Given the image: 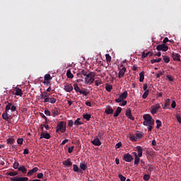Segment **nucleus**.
<instances>
[{
    "instance_id": "obj_1",
    "label": "nucleus",
    "mask_w": 181,
    "mask_h": 181,
    "mask_svg": "<svg viewBox=\"0 0 181 181\" xmlns=\"http://www.w3.org/2000/svg\"><path fill=\"white\" fill-rule=\"evenodd\" d=\"M143 119H144L143 122V125L148 127V131L151 132L153 128V126L155 125V119H153L152 116H151L149 114L144 115Z\"/></svg>"
},
{
    "instance_id": "obj_2",
    "label": "nucleus",
    "mask_w": 181,
    "mask_h": 181,
    "mask_svg": "<svg viewBox=\"0 0 181 181\" xmlns=\"http://www.w3.org/2000/svg\"><path fill=\"white\" fill-rule=\"evenodd\" d=\"M95 81V74L93 72H89L85 77V84H93Z\"/></svg>"
},
{
    "instance_id": "obj_3",
    "label": "nucleus",
    "mask_w": 181,
    "mask_h": 181,
    "mask_svg": "<svg viewBox=\"0 0 181 181\" xmlns=\"http://www.w3.org/2000/svg\"><path fill=\"white\" fill-rule=\"evenodd\" d=\"M56 131L57 132H59V131H60V132H62V134L64 132H66V122L61 121L59 123H58Z\"/></svg>"
},
{
    "instance_id": "obj_4",
    "label": "nucleus",
    "mask_w": 181,
    "mask_h": 181,
    "mask_svg": "<svg viewBox=\"0 0 181 181\" xmlns=\"http://www.w3.org/2000/svg\"><path fill=\"white\" fill-rule=\"evenodd\" d=\"M127 97L128 92L125 90L119 96V98L115 99V103H122L123 100H127Z\"/></svg>"
},
{
    "instance_id": "obj_5",
    "label": "nucleus",
    "mask_w": 181,
    "mask_h": 181,
    "mask_svg": "<svg viewBox=\"0 0 181 181\" xmlns=\"http://www.w3.org/2000/svg\"><path fill=\"white\" fill-rule=\"evenodd\" d=\"M49 96L50 93H48L47 92H41L40 99L44 100L43 103H47Z\"/></svg>"
},
{
    "instance_id": "obj_6",
    "label": "nucleus",
    "mask_w": 181,
    "mask_h": 181,
    "mask_svg": "<svg viewBox=\"0 0 181 181\" xmlns=\"http://www.w3.org/2000/svg\"><path fill=\"white\" fill-rule=\"evenodd\" d=\"M168 49L169 47L168 45L165 44L158 45L156 47V49L158 50V52H160V50H162V52H168Z\"/></svg>"
},
{
    "instance_id": "obj_7",
    "label": "nucleus",
    "mask_w": 181,
    "mask_h": 181,
    "mask_svg": "<svg viewBox=\"0 0 181 181\" xmlns=\"http://www.w3.org/2000/svg\"><path fill=\"white\" fill-rule=\"evenodd\" d=\"M160 110V105H159V103H157L156 105L151 107V114H153V115H155V114H156V112H158V110Z\"/></svg>"
},
{
    "instance_id": "obj_8",
    "label": "nucleus",
    "mask_w": 181,
    "mask_h": 181,
    "mask_svg": "<svg viewBox=\"0 0 181 181\" xmlns=\"http://www.w3.org/2000/svg\"><path fill=\"white\" fill-rule=\"evenodd\" d=\"M123 160H124V162H132L134 157L129 153H126L123 156Z\"/></svg>"
},
{
    "instance_id": "obj_9",
    "label": "nucleus",
    "mask_w": 181,
    "mask_h": 181,
    "mask_svg": "<svg viewBox=\"0 0 181 181\" xmlns=\"http://www.w3.org/2000/svg\"><path fill=\"white\" fill-rule=\"evenodd\" d=\"M64 90L66 93H71V90H73V86L70 83H65L64 86Z\"/></svg>"
},
{
    "instance_id": "obj_10",
    "label": "nucleus",
    "mask_w": 181,
    "mask_h": 181,
    "mask_svg": "<svg viewBox=\"0 0 181 181\" xmlns=\"http://www.w3.org/2000/svg\"><path fill=\"white\" fill-rule=\"evenodd\" d=\"M125 115L126 117H127V118L132 119V121H134V119H135V117L132 116L131 108H127L126 110Z\"/></svg>"
},
{
    "instance_id": "obj_11",
    "label": "nucleus",
    "mask_w": 181,
    "mask_h": 181,
    "mask_svg": "<svg viewBox=\"0 0 181 181\" xmlns=\"http://www.w3.org/2000/svg\"><path fill=\"white\" fill-rule=\"evenodd\" d=\"M77 76L78 77L83 78V76H84V77H86L87 76H88V73L86 70L83 69L77 74Z\"/></svg>"
},
{
    "instance_id": "obj_12",
    "label": "nucleus",
    "mask_w": 181,
    "mask_h": 181,
    "mask_svg": "<svg viewBox=\"0 0 181 181\" xmlns=\"http://www.w3.org/2000/svg\"><path fill=\"white\" fill-rule=\"evenodd\" d=\"M125 71H127V68L123 67L121 69L118 74V78H122V77H124V76H125Z\"/></svg>"
},
{
    "instance_id": "obj_13",
    "label": "nucleus",
    "mask_w": 181,
    "mask_h": 181,
    "mask_svg": "<svg viewBox=\"0 0 181 181\" xmlns=\"http://www.w3.org/2000/svg\"><path fill=\"white\" fill-rule=\"evenodd\" d=\"M51 137L52 136L49 133H45V132H42L40 134V139H42V138H45V139H50Z\"/></svg>"
},
{
    "instance_id": "obj_14",
    "label": "nucleus",
    "mask_w": 181,
    "mask_h": 181,
    "mask_svg": "<svg viewBox=\"0 0 181 181\" xmlns=\"http://www.w3.org/2000/svg\"><path fill=\"white\" fill-rule=\"evenodd\" d=\"M52 114L53 117H57L60 114V109L57 107H54V109L52 110Z\"/></svg>"
},
{
    "instance_id": "obj_15",
    "label": "nucleus",
    "mask_w": 181,
    "mask_h": 181,
    "mask_svg": "<svg viewBox=\"0 0 181 181\" xmlns=\"http://www.w3.org/2000/svg\"><path fill=\"white\" fill-rule=\"evenodd\" d=\"M172 57L174 61L180 62V54H179L176 52H173Z\"/></svg>"
},
{
    "instance_id": "obj_16",
    "label": "nucleus",
    "mask_w": 181,
    "mask_h": 181,
    "mask_svg": "<svg viewBox=\"0 0 181 181\" xmlns=\"http://www.w3.org/2000/svg\"><path fill=\"white\" fill-rule=\"evenodd\" d=\"M1 117L3 119H5V121H9V119H11V118H9L11 115L8 114V112H6V110L3 112Z\"/></svg>"
},
{
    "instance_id": "obj_17",
    "label": "nucleus",
    "mask_w": 181,
    "mask_h": 181,
    "mask_svg": "<svg viewBox=\"0 0 181 181\" xmlns=\"http://www.w3.org/2000/svg\"><path fill=\"white\" fill-rule=\"evenodd\" d=\"M91 143L93 145H95V146H101V141H100V139L95 138L94 139Z\"/></svg>"
},
{
    "instance_id": "obj_18",
    "label": "nucleus",
    "mask_w": 181,
    "mask_h": 181,
    "mask_svg": "<svg viewBox=\"0 0 181 181\" xmlns=\"http://www.w3.org/2000/svg\"><path fill=\"white\" fill-rule=\"evenodd\" d=\"M38 170H39V168H37V167H35L34 168H33L32 170L28 172L27 176H32L33 173H36V172H37Z\"/></svg>"
},
{
    "instance_id": "obj_19",
    "label": "nucleus",
    "mask_w": 181,
    "mask_h": 181,
    "mask_svg": "<svg viewBox=\"0 0 181 181\" xmlns=\"http://www.w3.org/2000/svg\"><path fill=\"white\" fill-rule=\"evenodd\" d=\"M136 148L138 152L137 156H139V158H142V153L144 152V148H142V147H141V146H136Z\"/></svg>"
},
{
    "instance_id": "obj_20",
    "label": "nucleus",
    "mask_w": 181,
    "mask_h": 181,
    "mask_svg": "<svg viewBox=\"0 0 181 181\" xmlns=\"http://www.w3.org/2000/svg\"><path fill=\"white\" fill-rule=\"evenodd\" d=\"M122 111V108H121V107H117L113 115L114 118H117V117H118L119 114H121Z\"/></svg>"
},
{
    "instance_id": "obj_21",
    "label": "nucleus",
    "mask_w": 181,
    "mask_h": 181,
    "mask_svg": "<svg viewBox=\"0 0 181 181\" xmlns=\"http://www.w3.org/2000/svg\"><path fill=\"white\" fill-rule=\"evenodd\" d=\"M105 114L107 115H110V114H114V109L111 106L107 107L105 110Z\"/></svg>"
},
{
    "instance_id": "obj_22",
    "label": "nucleus",
    "mask_w": 181,
    "mask_h": 181,
    "mask_svg": "<svg viewBox=\"0 0 181 181\" xmlns=\"http://www.w3.org/2000/svg\"><path fill=\"white\" fill-rule=\"evenodd\" d=\"M63 165L64 166H66L67 168H70L71 165H73V163L70 160V158H68L66 160L62 162Z\"/></svg>"
},
{
    "instance_id": "obj_23",
    "label": "nucleus",
    "mask_w": 181,
    "mask_h": 181,
    "mask_svg": "<svg viewBox=\"0 0 181 181\" xmlns=\"http://www.w3.org/2000/svg\"><path fill=\"white\" fill-rule=\"evenodd\" d=\"M15 95H20V97H22V95H23V92L22 91V89H21L19 88H16Z\"/></svg>"
},
{
    "instance_id": "obj_24",
    "label": "nucleus",
    "mask_w": 181,
    "mask_h": 181,
    "mask_svg": "<svg viewBox=\"0 0 181 181\" xmlns=\"http://www.w3.org/2000/svg\"><path fill=\"white\" fill-rule=\"evenodd\" d=\"M148 56H150V57L153 56V52H148L147 53L143 52L141 57L142 59H145V57H148Z\"/></svg>"
},
{
    "instance_id": "obj_25",
    "label": "nucleus",
    "mask_w": 181,
    "mask_h": 181,
    "mask_svg": "<svg viewBox=\"0 0 181 181\" xmlns=\"http://www.w3.org/2000/svg\"><path fill=\"white\" fill-rule=\"evenodd\" d=\"M73 170L74 172H78V173H83V170L78 168V166L76 164L73 165Z\"/></svg>"
},
{
    "instance_id": "obj_26",
    "label": "nucleus",
    "mask_w": 181,
    "mask_h": 181,
    "mask_svg": "<svg viewBox=\"0 0 181 181\" xmlns=\"http://www.w3.org/2000/svg\"><path fill=\"white\" fill-rule=\"evenodd\" d=\"M144 80H145V71H142L139 74V81H140V83H142L144 81Z\"/></svg>"
},
{
    "instance_id": "obj_27",
    "label": "nucleus",
    "mask_w": 181,
    "mask_h": 181,
    "mask_svg": "<svg viewBox=\"0 0 181 181\" xmlns=\"http://www.w3.org/2000/svg\"><path fill=\"white\" fill-rule=\"evenodd\" d=\"M6 142L10 145H13V144H15V139H13V137H10L7 139Z\"/></svg>"
},
{
    "instance_id": "obj_28",
    "label": "nucleus",
    "mask_w": 181,
    "mask_h": 181,
    "mask_svg": "<svg viewBox=\"0 0 181 181\" xmlns=\"http://www.w3.org/2000/svg\"><path fill=\"white\" fill-rule=\"evenodd\" d=\"M18 170L22 172V173H26V172H28V169H26L24 165H21L18 167Z\"/></svg>"
},
{
    "instance_id": "obj_29",
    "label": "nucleus",
    "mask_w": 181,
    "mask_h": 181,
    "mask_svg": "<svg viewBox=\"0 0 181 181\" xmlns=\"http://www.w3.org/2000/svg\"><path fill=\"white\" fill-rule=\"evenodd\" d=\"M81 118H78L76 119V120L74 122V124L76 125V127H78V125H83L82 122H81Z\"/></svg>"
},
{
    "instance_id": "obj_30",
    "label": "nucleus",
    "mask_w": 181,
    "mask_h": 181,
    "mask_svg": "<svg viewBox=\"0 0 181 181\" xmlns=\"http://www.w3.org/2000/svg\"><path fill=\"white\" fill-rule=\"evenodd\" d=\"M56 98H53L52 96H49L48 98V100H47V103H50L51 104H54L56 103Z\"/></svg>"
},
{
    "instance_id": "obj_31",
    "label": "nucleus",
    "mask_w": 181,
    "mask_h": 181,
    "mask_svg": "<svg viewBox=\"0 0 181 181\" xmlns=\"http://www.w3.org/2000/svg\"><path fill=\"white\" fill-rule=\"evenodd\" d=\"M169 105H170V99H166L164 107H163V110H166L167 107H169Z\"/></svg>"
},
{
    "instance_id": "obj_32",
    "label": "nucleus",
    "mask_w": 181,
    "mask_h": 181,
    "mask_svg": "<svg viewBox=\"0 0 181 181\" xmlns=\"http://www.w3.org/2000/svg\"><path fill=\"white\" fill-rule=\"evenodd\" d=\"M74 88L76 93L81 92V89H80V87H78V84H77V83L74 84Z\"/></svg>"
},
{
    "instance_id": "obj_33",
    "label": "nucleus",
    "mask_w": 181,
    "mask_h": 181,
    "mask_svg": "<svg viewBox=\"0 0 181 181\" xmlns=\"http://www.w3.org/2000/svg\"><path fill=\"white\" fill-rule=\"evenodd\" d=\"M130 141H132V142H138V138L135 135H132L129 137Z\"/></svg>"
},
{
    "instance_id": "obj_34",
    "label": "nucleus",
    "mask_w": 181,
    "mask_h": 181,
    "mask_svg": "<svg viewBox=\"0 0 181 181\" xmlns=\"http://www.w3.org/2000/svg\"><path fill=\"white\" fill-rule=\"evenodd\" d=\"M105 90L107 93H111V90H112V85L106 84Z\"/></svg>"
},
{
    "instance_id": "obj_35",
    "label": "nucleus",
    "mask_w": 181,
    "mask_h": 181,
    "mask_svg": "<svg viewBox=\"0 0 181 181\" xmlns=\"http://www.w3.org/2000/svg\"><path fill=\"white\" fill-rule=\"evenodd\" d=\"M83 117L84 119H86V121H90L91 119V115L90 114H83Z\"/></svg>"
},
{
    "instance_id": "obj_36",
    "label": "nucleus",
    "mask_w": 181,
    "mask_h": 181,
    "mask_svg": "<svg viewBox=\"0 0 181 181\" xmlns=\"http://www.w3.org/2000/svg\"><path fill=\"white\" fill-rule=\"evenodd\" d=\"M7 105L6 106V109L5 111L8 112L9 111V110H11L12 108V103H9V102H6Z\"/></svg>"
},
{
    "instance_id": "obj_37",
    "label": "nucleus",
    "mask_w": 181,
    "mask_h": 181,
    "mask_svg": "<svg viewBox=\"0 0 181 181\" xmlns=\"http://www.w3.org/2000/svg\"><path fill=\"white\" fill-rule=\"evenodd\" d=\"M148 95H149V90H145V92L142 95V98H144V100H146V98H148Z\"/></svg>"
},
{
    "instance_id": "obj_38",
    "label": "nucleus",
    "mask_w": 181,
    "mask_h": 181,
    "mask_svg": "<svg viewBox=\"0 0 181 181\" xmlns=\"http://www.w3.org/2000/svg\"><path fill=\"white\" fill-rule=\"evenodd\" d=\"M141 157L137 156V157H134V165H136V166H138V165H139V161L141 160V158H139Z\"/></svg>"
},
{
    "instance_id": "obj_39",
    "label": "nucleus",
    "mask_w": 181,
    "mask_h": 181,
    "mask_svg": "<svg viewBox=\"0 0 181 181\" xmlns=\"http://www.w3.org/2000/svg\"><path fill=\"white\" fill-rule=\"evenodd\" d=\"M79 93L83 94V95L87 96L88 95V94H90V91H88V90L87 89H84V90H81V93Z\"/></svg>"
},
{
    "instance_id": "obj_40",
    "label": "nucleus",
    "mask_w": 181,
    "mask_h": 181,
    "mask_svg": "<svg viewBox=\"0 0 181 181\" xmlns=\"http://www.w3.org/2000/svg\"><path fill=\"white\" fill-rule=\"evenodd\" d=\"M163 57L164 62L166 63V64H168V63L170 62V58L169 57V56L164 55L163 56Z\"/></svg>"
},
{
    "instance_id": "obj_41",
    "label": "nucleus",
    "mask_w": 181,
    "mask_h": 181,
    "mask_svg": "<svg viewBox=\"0 0 181 181\" xmlns=\"http://www.w3.org/2000/svg\"><path fill=\"white\" fill-rule=\"evenodd\" d=\"M162 62V58H158V59H151V63L153 64L154 63H160Z\"/></svg>"
},
{
    "instance_id": "obj_42",
    "label": "nucleus",
    "mask_w": 181,
    "mask_h": 181,
    "mask_svg": "<svg viewBox=\"0 0 181 181\" xmlns=\"http://www.w3.org/2000/svg\"><path fill=\"white\" fill-rule=\"evenodd\" d=\"M66 76L68 78H73V77H74V76L73 75V74H71V71L70 70L67 71Z\"/></svg>"
},
{
    "instance_id": "obj_43",
    "label": "nucleus",
    "mask_w": 181,
    "mask_h": 181,
    "mask_svg": "<svg viewBox=\"0 0 181 181\" xmlns=\"http://www.w3.org/2000/svg\"><path fill=\"white\" fill-rule=\"evenodd\" d=\"M156 123L157 124V126H156L157 129H159V128H160V127H162V122L159 119H157L156 121Z\"/></svg>"
},
{
    "instance_id": "obj_44",
    "label": "nucleus",
    "mask_w": 181,
    "mask_h": 181,
    "mask_svg": "<svg viewBox=\"0 0 181 181\" xmlns=\"http://www.w3.org/2000/svg\"><path fill=\"white\" fill-rule=\"evenodd\" d=\"M52 78H53V77H52V76H50V74H45V76H44V80H49V81H52Z\"/></svg>"
},
{
    "instance_id": "obj_45",
    "label": "nucleus",
    "mask_w": 181,
    "mask_h": 181,
    "mask_svg": "<svg viewBox=\"0 0 181 181\" xmlns=\"http://www.w3.org/2000/svg\"><path fill=\"white\" fill-rule=\"evenodd\" d=\"M105 57H106V61L107 63H110L111 60H112V57L110 55H109V54H105Z\"/></svg>"
},
{
    "instance_id": "obj_46",
    "label": "nucleus",
    "mask_w": 181,
    "mask_h": 181,
    "mask_svg": "<svg viewBox=\"0 0 181 181\" xmlns=\"http://www.w3.org/2000/svg\"><path fill=\"white\" fill-rule=\"evenodd\" d=\"M80 168L82 170H86L87 169V165L86 163H81Z\"/></svg>"
},
{
    "instance_id": "obj_47",
    "label": "nucleus",
    "mask_w": 181,
    "mask_h": 181,
    "mask_svg": "<svg viewBox=\"0 0 181 181\" xmlns=\"http://www.w3.org/2000/svg\"><path fill=\"white\" fill-rule=\"evenodd\" d=\"M119 179H120L121 181H125L127 180V177H125L122 174H119L118 175Z\"/></svg>"
},
{
    "instance_id": "obj_48",
    "label": "nucleus",
    "mask_w": 181,
    "mask_h": 181,
    "mask_svg": "<svg viewBox=\"0 0 181 181\" xmlns=\"http://www.w3.org/2000/svg\"><path fill=\"white\" fill-rule=\"evenodd\" d=\"M144 132H139L136 134V136L138 139V138H142L144 136Z\"/></svg>"
},
{
    "instance_id": "obj_49",
    "label": "nucleus",
    "mask_w": 181,
    "mask_h": 181,
    "mask_svg": "<svg viewBox=\"0 0 181 181\" xmlns=\"http://www.w3.org/2000/svg\"><path fill=\"white\" fill-rule=\"evenodd\" d=\"M8 176H17L18 172L13 171V172H9L8 173Z\"/></svg>"
},
{
    "instance_id": "obj_50",
    "label": "nucleus",
    "mask_w": 181,
    "mask_h": 181,
    "mask_svg": "<svg viewBox=\"0 0 181 181\" xmlns=\"http://www.w3.org/2000/svg\"><path fill=\"white\" fill-rule=\"evenodd\" d=\"M13 169H19V163L15 162L13 164Z\"/></svg>"
},
{
    "instance_id": "obj_51",
    "label": "nucleus",
    "mask_w": 181,
    "mask_h": 181,
    "mask_svg": "<svg viewBox=\"0 0 181 181\" xmlns=\"http://www.w3.org/2000/svg\"><path fill=\"white\" fill-rule=\"evenodd\" d=\"M17 144H18V145H22L23 144V138H18L17 139Z\"/></svg>"
},
{
    "instance_id": "obj_52",
    "label": "nucleus",
    "mask_w": 181,
    "mask_h": 181,
    "mask_svg": "<svg viewBox=\"0 0 181 181\" xmlns=\"http://www.w3.org/2000/svg\"><path fill=\"white\" fill-rule=\"evenodd\" d=\"M167 78L169 80V81H173L175 80V78L172 75H167Z\"/></svg>"
},
{
    "instance_id": "obj_53",
    "label": "nucleus",
    "mask_w": 181,
    "mask_h": 181,
    "mask_svg": "<svg viewBox=\"0 0 181 181\" xmlns=\"http://www.w3.org/2000/svg\"><path fill=\"white\" fill-rule=\"evenodd\" d=\"M176 118H177V122H179L180 124H181V115H180V114H177V115H176Z\"/></svg>"
},
{
    "instance_id": "obj_54",
    "label": "nucleus",
    "mask_w": 181,
    "mask_h": 181,
    "mask_svg": "<svg viewBox=\"0 0 181 181\" xmlns=\"http://www.w3.org/2000/svg\"><path fill=\"white\" fill-rule=\"evenodd\" d=\"M127 103H128V102H127V100H123L122 101V103H119V105H120L121 107H125V105H127Z\"/></svg>"
},
{
    "instance_id": "obj_55",
    "label": "nucleus",
    "mask_w": 181,
    "mask_h": 181,
    "mask_svg": "<svg viewBox=\"0 0 181 181\" xmlns=\"http://www.w3.org/2000/svg\"><path fill=\"white\" fill-rule=\"evenodd\" d=\"M149 179H151V176L149 175L146 174V175H144V180L148 181V180H149Z\"/></svg>"
},
{
    "instance_id": "obj_56",
    "label": "nucleus",
    "mask_w": 181,
    "mask_h": 181,
    "mask_svg": "<svg viewBox=\"0 0 181 181\" xmlns=\"http://www.w3.org/2000/svg\"><path fill=\"white\" fill-rule=\"evenodd\" d=\"M121 146H122V143L121 141H119L116 144L115 148H116V149H119V148H121Z\"/></svg>"
},
{
    "instance_id": "obj_57",
    "label": "nucleus",
    "mask_w": 181,
    "mask_h": 181,
    "mask_svg": "<svg viewBox=\"0 0 181 181\" xmlns=\"http://www.w3.org/2000/svg\"><path fill=\"white\" fill-rule=\"evenodd\" d=\"M28 180H29V178H28L27 177H18V181H28Z\"/></svg>"
},
{
    "instance_id": "obj_58",
    "label": "nucleus",
    "mask_w": 181,
    "mask_h": 181,
    "mask_svg": "<svg viewBox=\"0 0 181 181\" xmlns=\"http://www.w3.org/2000/svg\"><path fill=\"white\" fill-rule=\"evenodd\" d=\"M74 150V146H70L68 148V152L69 153H71Z\"/></svg>"
},
{
    "instance_id": "obj_59",
    "label": "nucleus",
    "mask_w": 181,
    "mask_h": 181,
    "mask_svg": "<svg viewBox=\"0 0 181 181\" xmlns=\"http://www.w3.org/2000/svg\"><path fill=\"white\" fill-rule=\"evenodd\" d=\"M51 81H49V80H45V79H44L43 84H45V86H49V85H50Z\"/></svg>"
},
{
    "instance_id": "obj_60",
    "label": "nucleus",
    "mask_w": 181,
    "mask_h": 181,
    "mask_svg": "<svg viewBox=\"0 0 181 181\" xmlns=\"http://www.w3.org/2000/svg\"><path fill=\"white\" fill-rule=\"evenodd\" d=\"M95 86H98L100 84H103V82L101 81V80H96V81H95Z\"/></svg>"
},
{
    "instance_id": "obj_61",
    "label": "nucleus",
    "mask_w": 181,
    "mask_h": 181,
    "mask_svg": "<svg viewBox=\"0 0 181 181\" xmlns=\"http://www.w3.org/2000/svg\"><path fill=\"white\" fill-rule=\"evenodd\" d=\"M73 125H74V122H73V120H69L68 121V127H73Z\"/></svg>"
},
{
    "instance_id": "obj_62",
    "label": "nucleus",
    "mask_w": 181,
    "mask_h": 181,
    "mask_svg": "<svg viewBox=\"0 0 181 181\" xmlns=\"http://www.w3.org/2000/svg\"><path fill=\"white\" fill-rule=\"evenodd\" d=\"M37 179H43V173H40L37 175Z\"/></svg>"
},
{
    "instance_id": "obj_63",
    "label": "nucleus",
    "mask_w": 181,
    "mask_h": 181,
    "mask_svg": "<svg viewBox=\"0 0 181 181\" xmlns=\"http://www.w3.org/2000/svg\"><path fill=\"white\" fill-rule=\"evenodd\" d=\"M148 172H153V166L152 165H148Z\"/></svg>"
},
{
    "instance_id": "obj_64",
    "label": "nucleus",
    "mask_w": 181,
    "mask_h": 181,
    "mask_svg": "<svg viewBox=\"0 0 181 181\" xmlns=\"http://www.w3.org/2000/svg\"><path fill=\"white\" fill-rule=\"evenodd\" d=\"M171 108H176V101H173L171 103Z\"/></svg>"
}]
</instances>
